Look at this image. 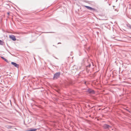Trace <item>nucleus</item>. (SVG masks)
Segmentation results:
<instances>
[{"mask_svg":"<svg viewBox=\"0 0 131 131\" xmlns=\"http://www.w3.org/2000/svg\"><path fill=\"white\" fill-rule=\"evenodd\" d=\"M28 130H26L25 131H36L37 129H34L32 128H30Z\"/></svg>","mask_w":131,"mask_h":131,"instance_id":"6","label":"nucleus"},{"mask_svg":"<svg viewBox=\"0 0 131 131\" xmlns=\"http://www.w3.org/2000/svg\"><path fill=\"white\" fill-rule=\"evenodd\" d=\"M4 45V41L0 40V45Z\"/></svg>","mask_w":131,"mask_h":131,"instance_id":"9","label":"nucleus"},{"mask_svg":"<svg viewBox=\"0 0 131 131\" xmlns=\"http://www.w3.org/2000/svg\"><path fill=\"white\" fill-rule=\"evenodd\" d=\"M85 7H87V8H91V7H88V6H86Z\"/></svg>","mask_w":131,"mask_h":131,"instance_id":"15","label":"nucleus"},{"mask_svg":"<svg viewBox=\"0 0 131 131\" xmlns=\"http://www.w3.org/2000/svg\"><path fill=\"white\" fill-rule=\"evenodd\" d=\"M114 10L115 11L118 12V9H115Z\"/></svg>","mask_w":131,"mask_h":131,"instance_id":"13","label":"nucleus"},{"mask_svg":"<svg viewBox=\"0 0 131 131\" xmlns=\"http://www.w3.org/2000/svg\"><path fill=\"white\" fill-rule=\"evenodd\" d=\"M12 126L10 125H7L6 126V127L8 129H10L12 127Z\"/></svg>","mask_w":131,"mask_h":131,"instance_id":"10","label":"nucleus"},{"mask_svg":"<svg viewBox=\"0 0 131 131\" xmlns=\"http://www.w3.org/2000/svg\"><path fill=\"white\" fill-rule=\"evenodd\" d=\"M87 92L91 94H95V91L89 88L87 90Z\"/></svg>","mask_w":131,"mask_h":131,"instance_id":"2","label":"nucleus"},{"mask_svg":"<svg viewBox=\"0 0 131 131\" xmlns=\"http://www.w3.org/2000/svg\"><path fill=\"white\" fill-rule=\"evenodd\" d=\"M7 14L9 16V12H8L7 13Z\"/></svg>","mask_w":131,"mask_h":131,"instance_id":"17","label":"nucleus"},{"mask_svg":"<svg viewBox=\"0 0 131 131\" xmlns=\"http://www.w3.org/2000/svg\"><path fill=\"white\" fill-rule=\"evenodd\" d=\"M11 63L12 64L14 65V66L15 67H17V68H18L19 67V65L18 64H17L16 63L13 62H12Z\"/></svg>","mask_w":131,"mask_h":131,"instance_id":"5","label":"nucleus"},{"mask_svg":"<svg viewBox=\"0 0 131 131\" xmlns=\"http://www.w3.org/2000/svg\"><path fill=\"white\" fill-rule=\"evenodd\" d=\"M60 75V72H58L55 73L54 75L53 79V80H55L59 78Z\"/></svg>","mask_w":131,"mask_h":131,"instance_id":"1","label":"nucleus"},{"mask_svg":"<svg viewBox=\"0 0 131 131\" xmlns=\"http://www.w3.org/2000/svg\"><path fill=\"white\" fill-rule=\"evenodd\" d=\"M103 127L104 128L106 129H108L110 127H111V126L106 124L104 125L103 126Z\"/></svg>","mask_w":131,"mask_h":131,"instance_id":"4","label":"nucleus"},{"mask_svg":"<svg viewBox=\"0 0 131 131\" xmlns=\"http://www.w3.org/2000/svg\"><path fill=\"white\" fill-rule=\"evenodd\" d=\"M61 42H58V44H61Z\"/></svg>","mask_w":131,"mask_h":131,"instance_id":"19","label":"nucleus"},{"mask_svg":"<svg viewBox=\"0 0 131 131\" xmlns=\"http://www.w3.org/2000/svg\"><path fill=\"white\" fill-rule=\"evenodd\" d=\"M127 26L128 28L131 29V25L128 24L127 25Z\"/></svg>","mask_w":131,"mask_h":131,"instance_id":"11","label":"nucleus"},{"mask_svg":"<svg viewBox=\"0 0 131 131\" xmlns=\"http://www.w3.org/2000/svg\"><path fill=\"white\" fill-rule=\"evenodd\" d=\"M77 10H75V12L76 13H79L80 12L81 10V9H76Z\"/></svg>","mask_w":131,"mask_h":131,"instance_id":"7","label":"nucleus"},{"mask_svg":"<svg viewBox=\"0 0 131 131\" xmlns=\"http://www.w3.org/2000/svg\"><path fill=\"white\" fill-rule=\"evenodd\" d=\"M1 58L3 60H4V61H5L7 62V63L8 62V61L7 59H6L5 58H4V57H1Z\"/></svg>","mask_w":131,"mask_h":131,"instance_id":"8","label":"nucleus"},{"mask_svg":"<svg viewBox=\"0 0 131 131\" xmlns=\"http://www.w3.org/2000/svg\"><path fill=\"white\" fill-rule=\"evenodd\" d=\"M89 9H92V10H94L95 9H91V8Z\"/></svg>","mask_w":131,"mask_h":131,"instance_id":"18","label":"nucleus"},{"mask_svg":"<svg viewBox=\"0 0 131 131\" xmlns=\"http://www.w3.org/2000/svg\"><path fill=\"white\" fill-rule=\"evenodd\" d=\"M18 9L19 10H20V9H19H19Z\"/></svg>","mask_w":131,"mask_h":131,"instance_id":"22","label":"nucleus"},{"mask_svg":"<svg viewBox=\"0 0 131 131\" xmlns=\"http://www.w3.org/2000/svg\"><path fill=\"white\" fill-rule=\"evenodd\" d=\"M11 123V124L12 123H11V122H10V123Z\"/></svg>","mask_w":131,"mask_h":131,"instance_id":"21","label":"nucleus"},{"mask_svg":"<svg viewBox=\"0 0 131 131\" xmlns=\"http://www.w3.org/2000/svg\"><path fill=\"white\" fill-rule=\"evenodd\" d=\"M9 38L14 41H15L16 40V38L15 36L13 35H9Z\"/></svg>","mask_w":131,"mask_h":131,"instance_id":"3","label":"nucleus"},{"mask_svg":"<svg viewBox=\"0 0 131 131\" xmlns=\"http://www.w3.org/2000/svg\"><path fill=\"white\" fill-rule=\"evenodd\" d=\"M88 106H89V107H90V105H88Z\"/></svg>","mask_w":131,"mask_h":131,"instance_id":"20","label":"nucleus"},{"mask_svg":"<svg viewBox=\"0 0 131 131\" xmlns=\"http://www.w3.org/2000/svg\"><path fill=\"white\" fill-rule=\"evenodd\" d=\"M45 33H54V32H45Z\"/></svg>","mask_w":131,"mask_h":131,"instance_id":"14","label":"nucleus"},{"mask_svg":"<svg viewBox=\"0 0 131 131\" xmlns=\"http://www.w3.org/2000/svg\"><path fill=\"white\" fill-rule=\"evenodd\" d=\"M72 84V83L71 81H70L68 84V85H69L70 84Z\"/></svg>","mask_w":131,"mask_h":131,"instance_id":"12","label":"nucleus"},{"mask_svg":"<svg viewBox=\"0 0 131 131\" xmlns=\"http://www.w3.org/2000/svg\"><path fill=\"white\" fill-rule=\"evenodd\" d=\"M91 64H89V65L88 66H87V67H90L91 66Z\"/></svg>","mask_w":131,"mask_h":131,"instance_id":"16","label":"nucleus"}]
</instances>
